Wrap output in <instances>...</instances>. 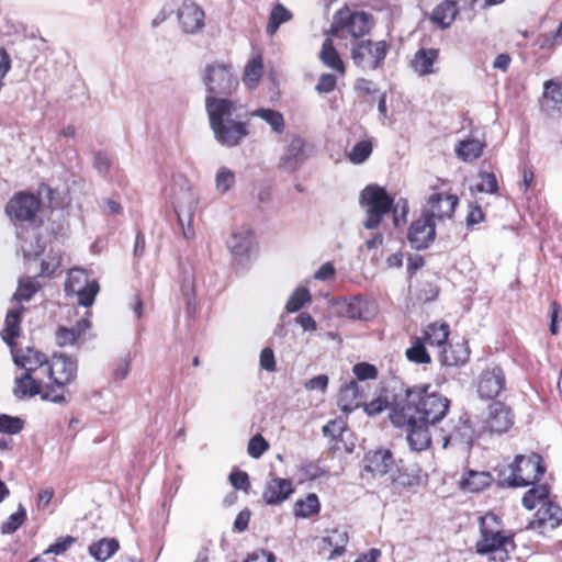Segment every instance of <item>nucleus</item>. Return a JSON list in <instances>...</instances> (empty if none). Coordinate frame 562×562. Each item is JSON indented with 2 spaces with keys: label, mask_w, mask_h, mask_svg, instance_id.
<instances>
[{
  "label": "nucleus",
  "mask_w": 562,
  "mask_h": 562,
  "mask_svg": "<svg viewBox=\"0 0 562 562\" xmlns=\"http://www.w3.org/2000/svg\"><path fill=\"white\" fill-rule=\"evenodd\" d=\"M364 470L374 476H383L395 469V460L390 450L379 449L370 451L364 457Z\"/></svg>",
  "instance_id": "nucleus-21"
},
{
  "label": "nucleus",
  "mask_w": 562,
  "mask_h": 562,
  "mask_svg": "<svg viewBox=\"0 0 562 562\" xmlns=\"http://www.w3.org/2000/svg\"><path fill=\"white\" fill-rule=\"evenodd\" d=\"M18 237L20 239V248L24 258L30 259L42 252L43 247L40 244V239L35 231L26 232V237H23L21 233H18Z\"/></svg>",
  "instance_id": "nucleus-42"
},
{
  "label": "nucleus",
  "mask_w": 562,
  "mask_h": 562,
  "mask_svg": "<svg viewBox=\"0 0 562 562\" xmlns=\"http://www.w3.org/2000/svg\"><path fill=\"white\" fill-rule=\"evenodd\" d=\"M310 301V291L306 288H297L288 300L285 308L289 313H294L301 310L304 304Z\"/></svg>",
  "instance_id": "nucleus-50"
},
{
  "label": "nucleus",
  "mask_w": 562,
  "mask_h": 562,
  "mask_svg": "<svg viewBox=\"0 0 562 562\" xmlns=\"http://www.w3.org/2000/svg\"><path fill=\"white\" fill-rule=\"evenodd\" d=\"M99 290L98 282L95 280L90 281L83 269L76 268L69 271L65 291L67 295H76L80 305L91 306Z\"/></svg>",
  "instance_id": "nucleus-9"
},
{
  "label": "nucleus",
  "mask_w": 562,
  "mask_h": 562,
  "mask_svg": "<svg viewBox=\"0 0 562 562\" xmlns=\"http://www.w3.org/2000/svg\"><path fill=\"white\" fill-rule=\"evenodd\" d=\"M439 57V49L436 48H420L412 60L413 69L419 76H426L435 72L434 65Z\"/></svg>",
  "instance_id": "nucleus-29"
},
{
  "label": "nucleus",
  "mask_w": 562,
  "mask_h": 562,
  "mask_svg": "<svg viewBox=\"0 0 562 562\" xmlns=\"http://www.w3.org/2000/svg\"><path fill=\"white\" fill-rule=\"evenodd\" d=\"M346 314L351 318L367 319L369 317L367 302L359 297H353L346 305Z\"/></svg>",
  "instance_id": "nucleus-53"
},
{
  "label": "nucleus",
  "mask_w": 562,
  "mask_h": 562,
  "mask_svg": "<svg viewBox=\"0 0 562 562\" xmlns=\"http://www.w3.org/2000/svg\"><path fill=\"white\" fill-rule=\"evenodd\" d=\"M543 95L552 102V108L562 111V82L549 80L544 83Z\"/></svg>",
  "instance_id": "nucleus-48"
},
{
  "label": "nucleus",
  "mask_w": 562,
  "mask_h": 562,
  "mask_svg": "<svg viewBox=\"0 0 562 562\" xmlns=\"http://www.w3.org/2000/svg\"><path fill=\"white\" fill-rule=\"evenodd\" d=\"M204 10L192 0H183L178 9V21L184 33L194 34L204 26Z\"/></svg>",
  "instance_id": "nucleus-18"
},
{
  "label": "nucleus",
  "mask_w": 562,
  "mask_h": 562,
  "mask_svg": "<svg viewBox=\"0 0 562 562\" xmlns=\"http://www.w3.org/2000/svg\"><path fill=\"white\" fill-rule=\"evenodd\" d=\"M355 375L360 381L373 380L378 375V370L373 364L367 362L357 363L352 369Z\"/></svg>",
  "instance_id": "nucleus-58"
},
{
  "label": "nucleus",
  "mask_w": 562,
  "mask_h": 562,
  "mask_svg": "<svg viewBox=\"0 0 562 562\" xmlns=\"http://www.w3.org/2000/svg\"><path fill=\"white\" fill-rule=\"evenodd\" d=\"M93 166L100 175L105 176L112 166L111 157L105 151H98L94 155Z\"/></svg>",
  "instance_id": "nucleus-64"
},
{
  "label": "nucleus",
  "mask_w": 562,
  "mask_h": 562,
  "mask_svg": "<svg viewBox=\"0 0 562 562\" xmlns=\"http://www.w3.org/2000/svg\"><path fill=\"white\" fill-rule=\"evenodd\" d=\"M251 116H257L270 125L271 130L277 134H282L285 128L283 115L272 109H258L250 113Z\"/></svg>",
  "instance_id": "nucleus-40"
},
{
  "label": "nucleus",
  "mask_w": 562,
  "mask_h": 562,
  "mask_svg": "<svg viewBox=\"0 0 562 562\" xmlns=\"http://www.w3.org/2000/svg\"><path fill=\"white\" fill-rule=\"evenodd\" d=\"M374 21L370 13L351 10L349 7L339 9L333 16L328 34L339 40L356 43L364 40L373 27Z\"/></svg>",
  "instance_id": "nucleus-4"
},
{
  "label": "nucleus",
  "mask_w": 562,
  "mask_h": 562,
  "mask_svg": "<svg viewBox=\"0 0 562 562\" xmlns=\"http://www.w3.org/2000/svg\"><path fill=\"white\" fill-rule=\"evenodd\" d=\"M477 177L476 190L479 192L494 194L498 191V182L493 172L481 171Z\"/></svg>",
  "instance_id": "nucleus-51"
},
{
  "label": "nucleus",
  "mask_w": 562,
  "mask_h": 562,
  "mask_svg": "<svg viewBox=\"0 0 562 562\" xmlns=\"http://www.w3.org/2000/svg\"><path fill=\"white\" fill-rule=\"evenodd\" d=\"M390 44L385 41L362 40L351 43L350 57L353 64L363 70H376L383 67Z\"/></svg>",
  "instance_id": "nucleus-6"
},
{
  "label": "nucleus",
  "mask_w": 562,
  "mask_h": 562,
  "mask_svg": "<svg viewBox=\"0 0 562 562\" xmlns=\"http://www.w3.org/2000/svg\"><path fill=\"white\" fill-rule=\"evenodd\" d=\"M263 72V63L260 54L254 56L245 66L243 81L249 89L255 88Z\"/></svg>",
  "instance_id": "nucleus-38"
},
{
  "label": "nucleus",
  "mask_w": 562,
  "mask_h": 562,
  "mask_svg": "<svg viewBox=\"0 0 562 562\" xmlns=\"http://www.w3.org/2000/svg\"><path fill=\"white\" fill-rule=\"evenodd\" d=\"M300 472L304 479L311 481L319 479L326 473L325 470L315 462H307L302 464Z\"/></svg>",
  "instance_id": "nucleus-62"
},
{
  "label": "nucleus",
  "mask_w": 562,
  "mask_h": 562,
  "mask_svg": "<svg viewBox=\"0 0 562 562\" xmlns=\"http://www.w3.org/2000/svg\"><path fill=\"white\" fill-rule=\"evenodd\" d=\"M236 176L233 170L227 167H221L215 175L216 191L224 194L227 193L235 184Z\"/></svg>",
  "instance_id": "nucleus-46"
},
{
  "label": "nucleus",
  "mask_w": 562,
  "mask_h": 562,
  "mask_svg": "<svg viewBox=\"0 0 562 562\" xmlns=\"http://www.w3.org/2000/svg\"><path fill=\"white\" fill-rule=\"evenodd\" d=\"M506 379L502 368L493 367L484 370L476 383L480 397L491 400L498 396L505 389Z\"/></svg>",
  "instance_id": "nucleus-15"
},
{
  "label": "nucleus",
  "mask_w": 562,
  "mask_h": 562,
  "mask_svg": "<svg viewBox=\"0 0 562 562\" xmlns=\"http://www.w3.org/2000/svg\"><path fill=\"white\" fill-rule=\"evenodd\" d=\"M449 336V326L446 323L441 324H429L425 330L424 336L422 337L425 342L430 346L443 347L442 350V363L447 366H458L460 363H464L468 359V351L465 349L461 350V355L458 357H450L448 349L446 348V342Z\"/></svg>",
  "instance_id": "nucleus-12"
},
{
  "label": "nucleus",
  "mask_w": 562,
  "mask_h": 562,
  "mask_svg": "<svg viewBox=\"0 0 562 562\" xmlns=\"http://www.w3.org/2000/svg\"><path fill=\"white\" fill-rule=\"evenodd\" d=\"M292 19V13L281 3L273 7L269 15L267 25V34L272 36L278 31L279 26Z\"/></svg>",
  "instance_id": "nucleus-43"
},
{
  "label": "nucleus",
  "mask_w": 562,
  "mask_h": 562,
  "mask_svg": "<svg viewBox=\"0 0 562 562\" xmlns=\"http://www.w3.org/2000/svg\"><path fill=\"white\" fill-rule=\"evenodd\" d=\"M44 391L45 385H43V382L34 378L30 373H23L14 381L13 394L15 397L20 400L33 397L37 394H41L43 396Z\"/></svg>",
  "instance_id": "nucleus-28"
},
{
  "label": "nucleus",
  "mask_w": 562,
  "mask_h": 562,
  "mask_svg": "<svg viewBox=\"0 0 562 562\" xmlns=\"http://www.w3.org/2000/svg\"><path fill=\"white\" fill-rule=\"evenodd\" d=\"M484 147V142L475 138H468L459 142L456 147V153L459 158L469 162L477 159L482 155Z\"/></svg>",
  "instance_id": "nucleus-35"
},
{
  "label": "nucleus",
  "mask_w": 562,
  "mask_h": 562,
  "mask_svg": "<svg viewBox=\"0 0 562 562\" xmlns=\"http://www.w3.org/2000/svg\"><path fill=\"white\" fill-rule=\"evenodd\" d=\"M50 383L45 385L43 400L56 404L66 402V386L77 378V360L66 353H54L46 368Z\"/></svg>",
  "instance_id": "nucleus-3"
},
{
  "label": "nucleus",
  "mask_w": 562,
  "mask_h": 562,
  "mask_svg": "<svg viewBox=\"0 0 562 562\" xmlns=\"http://www.w3.org/2000/svg\"><path fill=\"white\" fill-rule=\"evenodd\" d=\"M119 548L117 540L103 538L89 546V553L98 561H106Z\"/></svg>",
  "instance_id": "nucleus-37"
},
{
  "label": "nucleus",
  "mask_w": 562,
  "mask_h": 562,
  "mask_svg": "<svg viewBox=\"0 0 562 562\" xmlns=\"http://www.w3.org/2000/svg\"><path fill=\"white\" fill-rule=\"evenodd\" d=\"M442 447L465 446L470 447L474 440V429L467 416H460L457 422L451 420L440 429Z\"/></svg>",
  "instance_id": "nucleus-11"
},
{
  "label": "nucleus",
  "mask_w": 562,
  "mask_h": 562,
  "mask_svg": "<svg viewBox=\"0 0 562 562\" xmlns=\"http://www.w3.org/2000/svg\"><path fill=\"white\" fill-rule=\"evenodd\" d=\"M88 327L89 323L86 319L78 322L72 328L59 327L56 331V344L59 347L72 346Z\"/></svg>",
  "instance_id": "nucleus-34"
},
{
  "label": "nucleus",
  "mask_w": 562,
  "mask_h": 562,
  "mask_svg": "<svg viewBox=\"0 0 562 562\" xmlns=\"http://www.w3.org/2000/svg\"><path fill=\"white\" fill-rule=\"evenodd\" d=\"M430 424L417 420L405 423L403 427L407 428V442L412 450L423 451L429 448L431 436L428 430Z\"/></svg>",
  "instance_id": "nucleus-25"
},
{
  "label": "nucleus",
  "mask_w": 562,
  "mask_h": 562,
  "mask_svg": "<svg viewBox=\"0 0 562 562\" xmlns=\"http://www.w3.org/2000/svg\"><path fill=\"white\" fill-rule=\"evenodd\" d=\"M360 203L366 209L363 226L367 229H374L381 224L384 215L391 212L393 198L383 187L369 184L361 191Z\"/></svg>",
  "instance_id": "nucleus-5"
},
{
  "label": "nucleus",
  "mask_w": 562,
  "mask_h": 562,
  "mask_svg": "<svg viewBox=\"0 0 562 562\" xmlns=\"http://www.w3.org/2000/svg\"><path fill=\"white\" fill-rule=\"evenodd\" d=\"M492 476L485 471H468L460 481L462 490L477 493L491 484Z\"/></svg>",
  "instance_id": "nucleus-32"
},
{
  "label": "nucleus",
  "mask_w": 562,
  "mask_h": 562,
  "mask_svg": "<svg viewBox=\"0 0 562 562\" xmlns=\"http://www.w3.org/2000/svg\"><path fill=\"white\" fill-rule=\"evenodd\" d=\"M458 204V198L452 194L432 193L428 200V209L423 213L429 216L431 221L435 218H450L454 213Z\"/></svg>",
  "instance_id": "nucleus-20"
},
{
  "label": "nucleus",
  "mask_w": 562,
  "mask_h": 562,
  "mask_svg": "<svg viewBox=\"0 0 562 562\" xmlns=\"http://www.w3.org/2000/svg\"><path fill=\"white\" fill-rule=\"evenodd\" d=\"M458 12L459 9L456 1L445 0L432 10L430 20L440 29L445 30L451 26Z\"/></svg>",
  "instance_id": "nucleus-30"
},
{
  "label": "nucleus",
  "mask_w": 562,
  "mask_h": 562,
  "mask_svg": "<svg viewBox=\"0 0 562 562\" xmlns=\"http://www.w3.org/2000/svg\"><path fill=\"white\" fill-rule=\"evenodd\" d=\"M173 203L183 236L190 239L194 236V229L191 223L198 204V198L194 192L188 188L176 194Z\"/></svg>",
  "instance_id": "nucleus-13"
},
{
  "label": "nucleus",
  "mask_w": 562,
  "mask_h": 562,
  "mask_svg": "<svg viewBox=\"0 0 562 562\" xmlns=\"http://www.w3.org/2000/svg\"><path fill=\"white\" fill-rule=\"evenodd\" d=\"M321 504L316 494L312 493L304 499H297L294 504V515L300 518H308L318 514Z\"/></svg>",
  "instance_id": "nucleus-41"
},
{
  "label": "nucleus",
  "mask_w": 562,
  "mask_h": 562,
  "mask_svg": "<svg viewBox=\"0 0 562 562\" xmlns=\"http://www.w3.org/2000/svg\"><path fill=\"white\" fill-rule=\"evenodd\" d=\"M362 400L358 383L350 381L340 387L337 404L342 412L351 413L363 404Z\"/></svg>",
  "instance_id": "nucleus-26"
},
{
  "label": "nucleus",
  "mask_w": 562,
  "mask_h": 562,
  "mask_svg": "<svg viewBox=\"0 0 562 562\" xmlns=\"http://www.w3.org/2000/svg\"><path fill=\"white\" fill-rule=\"evenodd\" d=\"M268 449L269 445L260 434L255 435L247 447L248 454L254 459L260 458Z\"/></svg>",
  "instance_id": "nucleus-56"
},
{
  "label": "nucleus",
  "mask_w": 562,
  "mask_h": 562,
  "mask_svg": "<svg viewBox=\"0 0 562 562\" xmlns=\"http://www.w3.org/2000/svg\"><path fill=\"white\" fill-rule=\"evenodd\" d=\"M562 520V508L550 499L543 503L536 513V518L529 522L528 528L532 530L542 529L547 524L553 529Z\"/></svg>",
  "instance_id": "nucleus-22"
},
{
  "label": "nucleus",
  "mask_w": 562,
  "mask_h": 562,
  "mask_svg": "<svg viewBox=\"0 0 562 562\" xmlns=\"http://www.w3.org/2000/svg\"><path fill=\"white\" fill-rule=\"evenodd\" d=\"M307 158L305 140L300 136H293L289 145L284 148L280 158L279 167L283 171H295Z\"/></svg>",
  "instance_id": "nucleus-19"
},
{
  "label": "nucleus",
  "mask_w": 562,
  "mask_h": 562,
  "mask_svg": "<svg viewBox=\"0 0 562 562\" xmlns=\"http://www.w3.org/2000/svg\"><path fill=\"white\" fill-rule=\"evenodd\" d=\"M181 292L187 300L188 307L190 308L191 305L193 304L194 297H195V288H194V280H193L192 273L184 272L182 284H181Z\"/></svg>",
  "instance_id": "nucleus-59"
},
{
  "label": "nucleus",
  "mask_w": 562,
  "mask_h": 562,
  "mask_svg": "<svg viewBox=\"0 0 562 562\" xmlns=\"http://www.w3.org/2000/svg\"><path fill=\"white\" fill-rule=\"evenodd\" d=\"M26 519V509L22 504L19 505L18 510L10 515L8 519L1 525V532L11 535L16 531Z\"/></svg>",
  "instance_id": "nucleus-47"
},
{
  "label": "nucleus",
  "mask_w": 562,
  "mask_h": 562,
  "mask_svg": "<svg viewBox=\"0 0 562 562\" xmlns=\"http://www.w3.org/2000/svg\"><path fill=\"white\" fill-rule=\"evenodd\" d=\"M363 409L369 416H374L382 413L387 406L389 402L385 397L379 396L369 403H363Z\"/></svg>",
  "instance_id": "nucleus-63"
},
{
  "label": "nucleus",
  "mask_w": 562,
  "mask_h": 562,
  "mask_svg": "<svg viewBox=\"0 0 562 562\" xmlns=\"http://www.w3.org/2000/svg\"><path fill=\"white\" fill-rule=\"evenodd\" d=\"M393 213L394 226L400 227L407 221V214L409 211L408 202L404 198H400L397 201L393 200V206L391 209Z\"/></svg>",
  "instance_id": "nucleus-52"
},
{
  "label": "nucleus",
  "mask_w": 562,
  "mask_h": 562,
  "mask_svg": "<svg viewBox=\"0 0 562 562\" xmlns=\"http://www.w3.org/2000/svg\"><path fill=\"white\" fill-rule=\"evenodd\" d=\"M13 361L18 367H21L25 370L24 373H30L33 375V372H35L37 369L42 368L43 366L47 367L48 359L47 357L33 348H25V349H11Z\"/></svg>",
  "instance_id": "nucleus-23"
},
{
  "label": "nucleus",
  "mask_w": 562,
  "mask_h": 562,
  "mask_svg": "<svg viewBox=\"0 0 562 562\" xmlns=\"http://www.w3.org/2000/svg\"><path fill=\"white\" fill-rule=\"evenodd\" d=\"M329 379L326 374L316 375L304 383L306 391H318L324 394L327 391Z\"/></svg>",
  "instance_id": "nucleus-61"
},
{
  "label": "nucleus",
  "mask_w": 562,
  "mask_h": 562,
  "mask_svg": "<svg viewBox=\"0 0 562 562\" xmlns=\"http://www.w3.org/2000/svg\"><path fill=\"white\" fill-rule=\"evenodd\" d=\"M514 425L512 409L502 402H494L488 406L484 428L491 434H503Z\"/></svg>",
  "instance_id": "nucleus-17"
},
{
  "label": "nucleus",
  "mask_w": 562,
  "mask_h": 562,
  "mask_svg": "<svg viewBox=\"0 0 562 562\" xmlns=\"http://www.w3.org/2000/svg\"><path fill=\"white\" fill-rule=\"evenodd\" d=\"M23 420L19 417L0 415V432L8 435H16L23 429Z\"/></svg>",
  "instance_id": "nucleus-54"
},
{
  "label": "nucleus",
  "mask_w": 562,
  "mask_h": 562,
  "mask_svg": "<svg viewBox=\"0 0 562 562\" xmlns=\"http://www.w3.org/2000/svg\"><path fill=\"white\" fill-rule=\"evenodd\" d=\"M549 490L547 485H539L537 487L530 488L522 497V505L531 510L536 507L538 502H542L548 498Z\"/></svg>",
  "instance_id": "nucleus-49"
},
{
  "label": "nucleus",
  "mask_w": 562,
  "mask_h": 562,
  "mask_svg": "<svg viewBox=\"0 0 562 562\" xmlns=\"http://www.w3.org/2000/svg\"><path fill=\"white\" fill-rule=\"evenodd\" d=\"M436 225L429 216L424 214L414 221L408 229L407 239L411 246L417 250L427 248L435 239Z\"/></svg>",
  "instance_id": "nucleus-16"
},
{
  "label": "nucleus",
  "mask_w": 562,
  "mask_h": 562,
  "mask_svg": "<svg viewBox=\"0 0 562 562\" xmlns=\"http://www.w3.org/2000/svg\"><path fill=\"white\" fill-rule=\"evenodd\" d=\"M319 58L322 63L333 70L344 75L346 71L345 64L334 46L333 40L330 36H327L322 45V49L319 53Z\"/></svg>",
  "instance_id": "nucleus-31"
},
{
  "label": "nucleus",
  "mask_w": 562,
  "mask_h": 562,
  "mask_svg": "<svg viewBox=\"0 0 562 562\" xmlns=\"http://www.w3.org/2000/svg\"><path fill=\"white\" fill-rule=\"evenodd\" d=\"M493 525H497L494 515H487L481 518V539L476 542V551L480 554L496 552L510 541V537L504 536L502 531L498 528H494Z\"/></svg>",
  "instance_id": "nucleus-10"
},
{
  "label": "nucleus",
  "mask_w": 562,
  "mask_h": 562,
  "mask_svg": "<svg viewBox=\"0 0 562 562\" xmlns=\"http://www.w3.org/2000/svg\"><path fill=\"white\" fill-rule=\"evenodd\" d=\"M349 541V536L346 530L334 529L323 538V542L333 548L327 559L333 560L341 557L346 552V546Z\"/></svg>",
  "instance_id": "nucleus-33"
},
{
  "label": "nucleus",
  "mask_w": 562,
  "mask_h": 562,
  "mask_svg": "<svg viewBox=\"0 0 562 562\" xmlns=\"http://www.w3.org/2000/svg\"><path fill=\"white\" fill-rule=\"evenodd\" d=\"M22 311H24L23 307L11 310L8 312L5 317V327L2 331V339L10 346L11 349L14 348V338H16L20 334Z\"/></svg>",
  "instance_id": "nucleus-36"
},
{
  "label": "nucleus",
  "mask_w": 562,
  "mask_h": 562,
  "mask_svg": "<svg viewBox=\"0 0 562 562\" xmlns=\"http://www.w3.org/2000/svg\"><path fill=\"white\" fill-rule=\"evenodd\" d=\"M227 247L232 256L239 262H244L251 248V234L248 229L234 232L227 239Z\"/></svg>",
  "instance_id": "nucleus-27"
},
{
  "label": "nucleus",
  "mask_w": 562,
  "mask_h": 562,
  "mask_svg": "<svg viewBox=\"0 0 562 562\" xmlns=\"http://www.w3.org/2000/svg\"><path fill=\"white\" fill-rule=\"evenodd\" d=\"M425 344L426 342L422 337L413 338L412 346L405 351L407 360L416 364L430 363L431 358L425 347Z\"/></svg>",
  "instance_id": "nucleus-39"
},
{
  "label": "nucleus",
  "mask_w": 562,
  "mask_h": 562,
  "mask_svg": "<svg viewBox=\"0 0 562 562\" xmlns=\"http://www.w3.org/2000/svg\"><path fill=\"white\" fill-rule=\"evenodd\" d=\"M41 200L32 193L19 192L8 202L5 212L14 221H30L38 212Z\"/></svg>",
  "instance_id": "nucleus-14"
},
{
  "label": "nucleus",
  "mask_w": 562,
  "mask_h": 562,
  "mask_svg": "<svg viewBox=\"0 0 562 562\" xmlns=\"http://www.w3.org/2000/svg\"><path fill=\"white\" fill-rule=\"evenodd\" d=\"M294 492L292 482L288 479L272 477L267 482L262 499L268 505H279Z\"/></svg>",
  "instance_id": "nucleus-24"
},
{
  "label": "nucleus",
  "mask_w": 562,
  "mask_h": 562,
  "mask_svg": "<svg viewBox=\"0 0 562 562\" xmlns=\"http://www.w3.org/2000/svg\"><path fill=\"white\" fill-rule=\"evenodd\" d=\"M562 41V24L560 23L555 30L550 33L542 34L538 37L537 44L542 49H550L559 45Z\"/></svg>",
  "instance_id": "nucleus-55"
},
{
  "label": "nucleus",
  "mask_w": 562,
  "mask_h": 562,
  "mask_svg": "<svg viewBox=\"0 0 562 562\" xmlns=\"http://www.w3.org/2000/svg\"><path fill=\"white\" fill-rule=\"evenodd\" d=\"M207 97L231 94L239 85L237 76L229 64L214 61L209 64L203 74Z\"/></svg>",
  "instance_id": "nucleus-7"
},
{
  "label": "nucleus",
  "mask_w": 562,
  "mask_h": 562,
  "mask_svg": "<svg viewBox=\"0 0 562 562\" xmlns=\"http://www.w3.org/2000/svg\"><path fill=\"white\" fill-rule=\"evenodd\" d=\"M61 258L57 252L50 251L41 263V272L44 276H53L60 267Z\"/></svg>",
  "instance_id": "nucleus-57"
},
{
  "label": "nucleus",
  "mask_w": 562,
  "mask_h": 562,
  "mask_svg": "<svg viewBox=\"0 0 562 562\" xmlns=\"http://www.w3.org/2000/svg\"><path fill=\"white\" fill-rule=\"evenodd\" d=\"M429 387H407L404 393L394 396L390 419L395 427L403 428L405 423L414 422V418L436 425L446 416L450 401L436 392H429Z\"/></svg>",
  "instance_id": "nucleus-1"
},
{
  "label": "nucleus",
  "mask_w": 562,
  "mask_h": 562,
  "mask_svg": "<svg viewBox=\"0 0 562 562\" xmlns=\"http://www.w3.org/2000/svg\"><path fill=\"white\" fill-rule=\"evenodd\" d=\"M72 543H75L74 537H71V536L60 537L59 539L56 540V542L52 543L44 551V553L45 554L53 553L56 555L63 554L71 547Z\"/></svg>",
  "instance_id": "nucleus-60"
},
{
  "label": "nucleus",
  "mask_w": 562,
  "mask_h": 562,
  "mask_svg": "<svg viewBox=\"0 0 562 562\" xmlns=\"http://www.w3.org/2000/svg\"><path fill=\"white\" fill-rule=\"evenodd\" d=\"M40 288L38 282L31 277L21 278L14 294V299L19 302L29 301L37 292Z\"/></svg>",
  "instance_id": "nucleus-45"
},
{
  "label": "nucleus",
  "mask_w": 562,
  "mask_h": 562,
  "mask_svg": "<svg viewBox=\"0 0 562 562\" xmlns=\"http://www.w3.org/2000/svg\"><path fill=\"white\" fill-rule=\"evenodd\" d=\"M541 462L542 459L537 453L516 456L508 477L509 486L525 487L539 481L546 471Z\"/></svg>",
  "instance_id": "nucleus-8"
},
{
  "label": "nucleus",
  "mask_w": 562,
  "mask_h": 562,
  "mask_svg": "<svg viewBox=\"0 0 562 562\" xmlns=\"http://www.w3.org/2000/svg\"><path fill=\"white\" fill-rule=\"evenodd\" d=\"M373 145L369 139L356 143L348 153L349 160L355 165L364 162L372 154Z\"/></svg>",
  "instance_id": "nucleus-44"
},
{
  "label": "nucleus",
  "mask_w": 562,
  "mask_h": 562,
  "mask_svg": "<svg viewBox=\"0 0 562 562\" xmlns=\"http://www.w3.org/2000/svg\"><path fill=\"white\" fill-rule=\"evenodd\" d=\"M205 110L215 140L224 147L238 146L249 135L250 113L225 97H206Z\"/></svg>",
  "instance_id": "nucleus-2"
}]
</instances>
